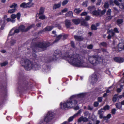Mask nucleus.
I'll list each match as a JSON object with an SVG mask.
<instances>
[{
  "label": "nucleus",
  "instance_id": "36",
  "mask_svg": "<svg viewBox=\"0 0 124 124\" xmlns=\"http://www.w3.org/2000/svg\"><path fill=\"white\" fill-rule=\"evenodd\" d=\"M55 27H57L58 29L60 30L62 28V26L61 25L58 23H57L55 24Z\"/></svg>",
  "mask_w": 124,
  "mask_h": 124
},
{
  "label": "nucleus",
  "instance_id": "50",
  "mask_svg": "<svg viewBox=\"0 0 124 124\" xmlns=\"http://www.w3.org/2000/svg\"><path fill=\"white\" fill-rule=\"evenodd\" d=\"M109 7V4L108 2H105L104 4V7L105 8H107Z\"/></svg>",
  "mask_w": 124,
  "mask_h": 124
},
{
  "label": "nucleus",
  "instance_id": "5",
  "mask_svg": "<svg viewBox=\"0 0 124 124\" xmlns=\"http://www.w3.org/2000/svg\"><path fill=\"white\" fill-rule=\"evenodd\" d=\"M18 87L19 92L21 89L23 92L31 90L32 88V83L30 82H28L23 78L19 79L18 83Z\"/></svg>",
  "mask_w": 124,
  "mask_h": 124
},
{
  "label": "nucleus",
  "instance_id": "56",
  "mask_svg": "<svg viewBox=\"0 0 124 124\" xmlns=\"http://www.w3.org/2000/svg\"><path fill=\"white\" fill-rule=\"evenodd\" d=\"M39 19L44 20L45 19V15H42L39 16Z\"/></svg>",
  "mask_w": 124,
  "mask_h": 124
},
{
  "label": "nucleus",
  "instance_id": "35",
  "mask_svg": "<svg viewBox=\"0 0 124 124\" xmlns=\"http://www.w3.org/2000/svg\"><path fill=\"white\" fill-rule=\"evenodd\" d=\"M106 9H104L102 11H101V10L100 9V15L101 14V16L103 15L106 13Z\"/></svg>",
  "mask_w": 124,
  "mask_h": 124
},
{
  "label": "nucleus",
  "instance_id": "22",
  "mask_svg": "<svg viewBox=\"0 0 124 124\" xmlns=\"http://www.w3.org/2000/svg\"><path fill=\"white\" fill-rule=\"evenodd\" d=\"M81 25L84 26H89V24L85 20H84L82 21H81Z\"/></svg>",
  "mask_w": 124,
  "mask_h": 124
},
{
  "label": "nucleus",
  "instance_id": "16",
  "mask_svg": "<svg viewBox=\"0 0 124 124\" xmlns=\"http://www.w3.org/2000/svg\"><path fill=\"white\" fill-rule=\"evenodd\" d=\"M74 38L77 41H83L84 39L82 36L76 35H74Z\"/></svg>",
  "mask_w": 124,
  "mask_h": 124
},
{
  "label": "nucleus",
  "instance_id": "4",
  "mask_svg": "<svg viewBox=\"0 0 124 124\" xmlns=\"http://www.w3.org/2000/svg\"><path fill=\"white\" fill-rule=\"evenodd\" d=\"M22 65L26 70H29L32 69L37 70L40 68V65L36 62L33 63L27 59H22L21 61Z\"/></svg>",
  "mask_w": 124,
  "mask_h": 124
},
{
  "label": "nucleus",
  "instance_id": "52",
  "mask_svg": "<svg viewBox=\"0 0 124 124\" xmlns=\"http://www.w3.org/2000/svg\"><path fill=\"white\" fill-rule=\"evenodd\" d=\"M93 46L92 44H90L87 46V48L88 49H92L93 48Z\"/></svg>",
  "mask_w": 124,
  "mask_h": 124
},
{
  "label": "nucleus",
  "instance_id": "32",
  "mask_svg": "<svg viewBox=\"0 0 124 124\" xmlns=\"http://www.w3.org/2000/svg\"><path fill=\"white\" fill-rule=\"evenodd\" d=\"M117 94H115L113 97L112 98V101L114 103L116 101L117 98Z\"/></svg>",
  "mask_w": 124,
  "mask_h": 124
},
{
  "label": "nucleus",
  "instance_id": "2",
  "mask_svg": "<svg viewBox=\"0 0 124 124\" xmlns=\"http://www.w3.org/2000/svg\"><path fill=\"white\" fill-rule=\"evenodd\" d=\"M85 96L84 93H81L77 95H73L70 97L69 99L66 102L63 103L61 102L60 104V107L62 109L66 108H70L76 105L78 103L77 98H83Z\"/></svg>",
  "mask_w": 124,
  "mask_h": 124
},
{
  "label": "nucleus",
  "instance_id": "14",
  "mask_svg": "<svg viewBox=\"0 0 124 124\" xmlns=\"http://www.w3.org/2000/svg\"><path fill=\"white\" fill-rule=\"evenodd\" d=\"M100 9H98L97 10L95 9L92 11L91 13L93 16H99L100 15Z\"/></svg>",
  "mask_w": 124,
  "mask_h": 124
},
{
  "label": "nucleus",
  "instance_id": "62",
  "mask_svg": "<svg viewBox=\"0 0 124 124\" xmlns=\"http://www.w3.org/2000/svg\"><path fill=\"white\" fill-rule=\"evenodd\" d=\"M90 18V16H86L85 18V20L86 21L89 20Z\"/></svg>",
  "mask_w": 124,
  "mask_h": 124
},
{
  "label": "nucleus",
  "instance_id": "47",
  "mask_svg": "<svg viewBox=\"0 0 124 124\" xmlns=\"http://www.w3.org/2000/svg\"><path fill=\"white\" fill-rule=\"evenodd\" d=\"M100 45L104 47H106L107 45L106 43L105 42H102L101 43Z\"/></svg>",
  "mask_w": 124,
  "mask_h": 124
},
{
  "label": "nucleus",
  "instance_id": "39",
  "mask_svg": "<svg viewBox=\"0 0 124 124\" xmlns=\"http://www.w3.org/2000/svg\"><path fill=\"white\" fill-rule=\"evenodd\" d=\"M16 10L15 8H14L12 9L9 10L8 11V12L9 13H13Z\"/></svg>",
  "mask_w": 124,
  "mask_h": 124
},
{
  "label": "nucleus",
  "instance_id": "63",
  "mask_svg": "<svg viewBox=\"0 0 124 124\" xmlns=\"http://www.w3.org/2000/svg\"><path fill=\"white\" fill-rule=\"evenodd\" d=\"M101 2V0H98L96 4V5H100Z\"/></svg>",
  "mask_w": 124,
  "mask_h": 124
},
{
  "label": "nucleus",
  "instance_id": "26",
  "mask_svg": "<svg viewBox=\"0 0 124 124\" xmlns=\"http://www.w3.org/2000/svg\"><path fill=\"white\" fill-rule=\"evenodd\" d=\"M113 17L112 16L110 15L107 17L105 18V21L106 22L109 21Z\"/></svg>",
  "mask_w": 124,
  "mask_h": 124
},
{
  "label": "nucleus",
  "instance_id": "37",
  "mask_svg": "<svg viewBox=\"0 0 124 124\" xmlns=\"http://www.w3.org/2000/svg\"><path fill=\"white\" fill-rule=\"evenodd\" d=\"M8 62H7L5 61V62H4L3 63H1L0 64L1 66V67L5 66L6 65H7L8 64Z\"/></svg>",
  "mask_w": 124,
  "mask_h": 124
},
{
  "label": "nucleus",
  "instance_id": "10",
  "mask_svg": "<svg viewBox=\"0 0 124 124\" xmlns=\"http://www.w3.org/2000/svg\"><path fill=\"white\" fill-rule=\"evenodd\" d=\"M98 76V74L95 73H94L92 75V79L93 83H95L97 81L99 78Z\"/></svg>",
  "mask_w": 124,
  "mask_h": 124
},
{
  "label": "nucleus",
  "instance_id": "19",
  "mask_svg": "<svg viewBox=\"0 0 124 124\" xmlns=\"http://www.w3.org/2000/svg\"><path fill=\"white\" fill-rule=\"evenodd\" d=\"M115 106L116 108L117 109L122 110V105L121 102H119L116 103L115 104Z\"/></svg>",
  "mask_w": 124,
  "mask_h": 124
},
{
  "label": "nucleus",
  "instance_id": "53",
  "mask_svg": "<svg viewBox=\"0 0 124 124\" xmlns=\"http://www.w3.org/2000/svg\"><path fill=\"white\" fill-rule=\"evenodd\" d=\"M113 2L116 5L119 6L120 5L119 3L116 0H115Z\"/></svg>",
  "mask_w": 124,
  "mask_h": 124
},
{
  "label": "nucleus",
  "instance_id": "60",
  "mask_svg": "<svg viewBox=\"0 0 124 124\" xmlns=\"http://www.w3.org/2000/svg\"><path fill=\"white\" fill-rule=\"evenodd\" d=\"M68 35L67 34H64L63 35V40H65L68 37Z\"/></svg>",
  "mask_w": 124,
  "mask_h": 124
},
{
  "label": "nucleus",
  "instance_id": "27",
  "mask_svg": "<svg viewBox=\"0 0 124 124\" xmlns=\"http://www.w3.org/2000/svg\"><path fill=\"white\" fill-rule=\"evenodd\" d=\"M82 10H80V8H75L74 10V12L77 14H78Z\"/></svg>",
  "mask_w": 124,
  "mask_h": 124
},
{
  "label": "nucleus",
  "instance_id": "44",
  "mask_svg": "<svg viewBox=\"0 0 124 124\" xmlns=\"http://www.w3.org/2000/svg\"><path fill=\"white\" fill-rule=\"evenodd\" d=\"M11 44V46L13 45L16 43V40L14 39H12L10 41Z\"/></svg>",
  "mask_w": 124,
  "mask_h": 124
},
{
  "label": "nucleus",
  "instance_id": "18",
  "mask_svg": "<svg viewBox=\"0 0 124 124\" xmlns=\"http://www.w3.org/2000/svg\"><path fill=\"white\" fill-rule=\"evenodd\" d=\"M12 31V29L9 32V35L12 36L14 35L15 33H18L19 32V31L20 30L19 29V28L18 29H16L14 30V32L13 33H11Z\"/></svg>",
  "mask_w": 124,
  "mask_h": 124
},
{
  "label": "nucleus",
  "instance_id": "41",
  "mask_svg": "<svg viewBox=\"0 0 124 124\" xmlns=\"http://www.w3.org/2000/svg\"><path fill=\"white\" fill-rule=\"evenodd\" d=\"M68 2V0H64L62 2V5L63 6H64L67 4Z\"/></svg>",
  "mask_w": 124,
  "mask_h": 124
},
{
  "label": "nucleus",
  "instance_id": "30",
  "mask_svg": "<svg viewBox=\"0 0 124 124\" xmlns=\"http://www.w3.org/2000/svg\"><path fill=\"white\" fill-rule=\"evenodd\" d=\"M123 45H121L120 44H119L118 46V51L119 52L123 50Z\"/></svg>",
  "mask_w": 124,
  "mask_h": 124
},
{
  "label": "nucleus",
  "instance_id": "20",
  "mask_svg": "<svg viewBox=\"0 0 124 124\" xmlns=\"http://www.w3.org/2000/svg\"><path fill=\"white\" fill-rule=\"evenodd\" d=\"M90 11V13H91V11L94 10L96 9V8L94 6H89L87 8Z\"/></svg>",
  "mask_w": 124,
  "mask_h": 124
},
{
  "label": "nucleus",
  "instance_id": "12",
  "mask_svg": "<svg viewBox=\"0 0 124 124\" xmlns=\"http://www.w3.org/2000/svg\"><path fill=\"white\" fill-rule=\"evenodd\" d=\"M64 22L65 26L66 28L67 29L70 28L71 25L70 20L66 19Z\"/></svg>",
  "mask_w": 124,
  "mask_h": 124
},
{
  "label": "nucleus",
  "instance_id": "48",
  "mask_svg": "<svg viewBox=\"0 0 124 124\" xmlns=\"http://www.w3.org/2000/svg\"><path fill=\"white\" fill-rule=\"evenodd\" d=\"M111 13V10L109 9L107 12L106 15H110Z\"/></svg>",
  "mask_w": 124,
  "mask_h": 124
},
{
  "label": "nucleus",
  "instance_id": "51",
  "mask_svg": "<svg viewBox=\"0 0 124 124\" xmlns=\"http://www.w3.org/2000/svg\"><path fill=\"white\" fill-rule=\"evenodd\" d=\"M99 103L98 101H95L93 103V106L95 107H96L98 106L99 105Z\"/></svg>",
  "mask_w": 124,
  "mask_h": 124
},
{
  "label": "nucleus",
  "instance_id": "8",
  "mask_svg": "<svg viewBox=\"0 0 124 124\" xmlns=\"http://www.w3.org/2000/svg\"><path fill=\"white\" fill-rule=\"evenodd\" d=\"M35 24H32L28 27L27 28L25 29V26L23 25H20L18 27L20 30L22 32H27L32 28L34 27Z\"/></svg>",
  "mask_w": 124,
  "mask_h": 124
},
{
  "label": "nucleus",
  "instance_id": "6",
  "mask_svg": "<svg viewBox=\"0 0 124 124\" xmlns=\"http://www.w3.org/2000/svg\"><path fill=\"white\" fill-rule=\"evenodd\" d=\"M54 112L51 111H48L47 114L45 115L43 119L40 120V124H46L45 122L48 123L51 122L54 118Z\"/></svg>",
  "mask_w": 124,
  "mask_h": 124
},
{
  "label": "nucleus",
  "instance_id": "59",
  "mask_svg": "<svg viewBox=\"0 0 124 124\" xmlns=\"http://www.w3.org/2000/svg\"><path fill=\"white\" fill-rule=\"evenodd\" d=\"M113 31L115 32L116 33H119V31H118V29L116 27L114 28Z\"/></svg>",
  "mask_w": 124,
  "mask_h": 124
},
{
  "label": "nucleus",
  "instance_id": "40",
  "mask_svg": "<svg viewBox=\"0 0 124 124\" xmlns=\"http://www.w3.org/2000/svg\"><path fill=\"white\" fill-rule=\"evenodd\" d=\"M70 44L72 48H75V43L73 41H71Z\"/></svg>",
  "mask_w": 124,
  "mask_h": 124
},
{
  "label": "nucleus",
  "instance_id": "49",
  "mask_svg": "<svg viewBox=\"0 0 124 124\" xmlns=\"http://www.w3.org/2000/svg\"><path fill=\"white\" fill-rule=\"evenodd\" d=\"M16 16V17L18 20H19L21 16V14L19 12L18 13H17Z\"/></svg>",
  "mask_w": 124,
  "mask_h": 124
},
{
  "label": "nucleus",
  "instance_id": "54",
  "mask_svg": "<svg viewBox=\"0 0 124 124\" xmlns=\"http://www.w3.org/2000/svg\"><path fill=\"white\" fill-rule=\"evenodd\" d=\"M87 1H86L83 2L82 4V5L83 6L86 7L87 6Z\"/></svg>",
  "mask_w": 124,
  "mask_h": 124
},
{
  "label": "nucleus",
  "instance_id": "17",
  "mask_svg": "<svg viewBox=\"0 0 124 124\" xmlns=\"http://www.w3.org/2000/svg\"><path fill=\"white\" fill-rule=\"evenodd\" d=\"M53 26H47L44 28L45 31H51L54 28Z\"/></svg>",
  "mask_w": 124,
  "mask_h": 124
},
{
  "label": "nucleus",
  "instance_id": "25",
  "mask_svg": "<svg viewBox=\"0 0 124 124\" xmlns=\"http://www.w3.org/2000/svg\"><path fill=\"white\" fill-rule=\"evenodd\" d=\"M26 3L25 2H23L20 5V7L21 8H27V7H30L28 6H26Z\"/></svg>",
  "mask_w": 124,
  "mask_h": 124
},
{
  "label": "nucleus",
  "instance_id": "38",
  "mask_svg": "<svg viewBox=\"0 0 124 124\" xmlns=\"http://www.w3.org/2000/svg\"><path fill=\"white\" fill-rule=\"evenodd\" d=\"M26 6H28L30 7H28L27 8H29L31 7L32 6L34 5V3H32L31 4L29 3V2L27 3H26Z\"/></svg>",
  "mask_w": 124,
  "mask_h": 124
},
{
  "label": "nucleus",
  "instance_id": "24",
  "mask_svg": "<svg viewBox=\"0 0 124 124\" xmlns=\"http://www.w3.org/2000/svg\"><path fill=\"white\" fill-rule=\"evenodd\" d=\"M62 36L61 35H58L56 37L55 40L53 42V43H54L58 42L59 40H60V39H61Z\"/></svg>",
  "mask_w": 124,
  "mask_h": 124
},
{
  "label": "nucleus",
  "instance_id": "11",
  "mask_svg": "<svg viewBox=\"0 0 124 124\" xmlns=\"http://www.w3.org/2000/svg\"><path fill=\"white\" fill-rule=\"evenodd\" d=\"M113 59L115 62L119 63H122L124 61V59L120 57H114Z\"/></svg>",
  "mask_w": 124,
  "mask_h": 124
},
{
  "label": "nucleus",
  "instance_id": "58",
  "mask_svg": "<svg viewBox=\"0 0 124 124\" xmlns=\"http://www.w3.org/2000/svg\"><path fill=\"white\" fill-rule=\"evenodd\" d=\"M93 109V107H91L90 106L88 105V106L87 109L88 110H92Z\"/></svg>",
  "mask_w": 124,
  "mask_h": 124
},
{
  "label": "nucleus",
  "instance_id": "43",
  "mask_svg": "<svg viewBox=\"0 0 124 124\" xmlns=\"http://www.w3.org/2000/svg\"><path fill=\"white\" fill-rule=\"evenodd\" d=\"M17 4L15 3H14L11 6H10V8H16L17 7Z\"/></svg>",
  "mask_w": 124,
  "mask_h": 124
},
{
  "label": "nucleus",
  "instance_id": "31",
  "mask_svg": "<svg viewBox=\"0 0 124 124\" xmlns=\"http://www.w3.org/2000/svg\"><path fill=\"white\" fill-rule=\"evenodd\" d=\"M123 22V19H119L116 21V22L118 25L122 23Z\"/></svg>",
  "mask_w": 124,
  "mask_h": 124
},
{
  "label": "nucleus",
  "instance_id": "28",
  "mask_svg": "<svg viewBox=\"0 0 124 124\" xmlns=\"http://www.w3.org/2000/svg\"><path fill=\"white\" fill-rule=\"evenodd\" d=\"M73 16V12L71 11L68 12L66 14L65 16L66 17L70 16Z\"/></svg>",
  "mask_w": 124,
  "mask_h": 124
},
{
  "label": "nucleus",
  "instance_id": "61",
  "mask_svg": "<svg viewBox=\"0 0 124 124\" xmlns=\"http://www.w3.org/2000/svg\"><path fill=\"white\" fill-rule=\"evenodd\" d=\"M44 32H45V31L44 29L42 30L39 31L38 33V34H41L42 33Z\"/></svg>",
  "mask_w": 124,
  "mask_h": 124
},
{
  "label": "nucleus",
  "instance_id": "64",
  "mask_svg": "<svg viewBox=\"0 0 124 124\" xmlns=\"http://www.w3.org/2000/svg\"><path fill=\"white\" fill-rule=\"evenodd\" d=\"M104 109L103 108H101L100 110H98V113L99 114H101L103 112Z\"/></svg>",
  "mask_w": 124,
  "mask_h": 124
},
{
  "label": "nucleus",
  "instance_id": "29",
  "mask_svg": "<svg viewBox=\"0 0 124 124\" xmlns=\"http://www.w3.org/2000/svg\"><path fill=\"white\" fill-rule=\"evenodd\" d=\"M110 33H111V36L112 37H113L115 35V33L113 32L112 29L111 30L108 29L107 31V33L108 34H109Z\"/></svg>",
  "mask_w": 124,
  "mask_h": 124
},
{
  "label": "nucleus",
  "instance_id": "42",
  "mask_svg": "<svg viewBox=\"0 0 124 124\" xmlns=\"http://www.w3.org/2000/svg\"><path fill=\"white\" fill-rule=\"evenodd\" d=\"M101 50L103 52L104 54L105 53L106 54V55H107L108 52L106 49L103 48H102L101 49Z\"/></svg>",
  "mask_w": 124,
  "mask_h": 124
},
{
  "label": "nucleus",
  "instance_id": "57",
  "mask_svg": "<svg viewBox=\"0 0 124 124\" xmlns=\"http://www.w3.org/2000/svg\"><path fill=\"white\" fill-rule=\"evenodd\" d=\"M87 13L86 12H84L81 13L80 15L81 16H86L87 15Z\"/></svg>",
  "mask_w": 124,
  "mask_h": 124
},
{
  "label": "nucleus",
  "instance_id": "33",
  "mask_svg": "<svg viewBox=\"0 0 124 124\" xmlns=\"http://www.w3.org/2000/svg\"><path fill=\"white\" fill-rule=\"evenodd\" d=\"M91 29L92 30H97V28L96 26L94 24H92L91 27Z\"/></svg>",
  "mask_w": 124,
  "mask_h": 124
},
{
  "label": "nucleus",
  "instance_id": "34",
  "mask_svg": "<svg viewBox=\"0 0 124 124\" xmlns=\"http://www.w3.org/2000/svg\"><path fill=\"white\" fill-rule=\"evenodd\" d=\"M109 108L110 107L108 105H106L103 108L104 110H108L109 109Z\"/></svg>",
  "mask_w": 124,
  "mask_h": 124
},
{
  "label": "nucleus",
  "instance_id": "15",
  "mask_svg": "<svg viewBox=\"0 0 124 124\" xmlns=\"http://www.w3.org/2000/svg\"><path fill=\"white\" fill-rule=\"evenodd\" d=\"M72 21L75 24L78 25L81 23V19L78 18L77 19H73L72 20Z\"/></svg>",
  "mask_w": 124,
  "mask_h": 124
},
{
  "label": "nucleus",
  "instance_id": "3",
  "mask_svg": "<svg viewBox=\"0 0 124 124\" xmlns=\"http://www.w3.org/2000/svg\"><path fill=\"white\" fill-rule=\"evenodd\" d=\"M67 57L69 58V62L74 66L79 67H83L84 62L80 55L74 54L72 55H68Z\"/></svg>",
  "mask_w": 124,
  "mask_h": 124
},
{
  "label": "nucleus",
  "instance_id": "23",
  "mask_svg": "<svg viewBox=\"0 0 124 124\" xmlns=\"http://www.w3.org/2000/svg\"><path fill=\"white\" fill-rule=\"evenodd\" d=\"M45 9V8L44 7H40V9L39 15H40L43 14L44 13Z\"/></svg>",
  "mask_w": 124,
  "mask_h": 124
},
{
  "label": "nucleus",
  "instance_id": "55",
  "mask_svg": "<svg viewBox=\"0 0 124 124\" xmlns=\"http://www.w3.org/2000/svg\"><path fill=\"white\" fill-rule=\"evenodd\" d=\"M97 100L98 102H101L102 100V98L101 97H99L98 98Z\"/></svg>",
  "mask_w": 124,
  "mask_h": 124
},
{
  "label": "nucleus",
  "instance_id": "1",
  "mask_svg": "<svg viewBox=\"0 0 124 124\" xmlns=\"http://www.w3.org/2000/svg\"><path fill=\"white\" fill-rule=\"evenodd\" d=\"M51 45V44L48 42H39L37 43H32L31 48L32 51V56L36 58L37 57L36 53L46 50L47 48Z\"/></svg>",
  "mask_w": 124,
  "mask_h": 124
},
{
  "label": "nucleus",
  "instance_id": "21",
  "mask_svg": "<svg viewBox=\"0 0 124 124\" xmlns=\"http://www.w3.org/2000/svg\"><path fill=\"white\" fill-rule=\"evenodd\" d=\"M61 6V4L60 3L56 4L53 5V9H56L59 8Z\"/></svg>",
  "mask_w": 124,
  "mask_h": 124
},
{
  "label": "nucleus",
  "instance_id": "7",
  "mask_svg": "<svg viewBox=\"0 0 124 124\" xmlns=\"http://www.w3.org/2000/svg\"><path fill=\"white\" fill-rule=\"evenodd\" d=\"M88 61L90 63L95 66L98 64L99 62H102L103 60L101 57H98L96 55H93L89 57Z\"/></svg>",
  "mask_w": 124,
  "mask_h": 124
},
{
  "label": "nucleus",
  "instance_id": "46",
  "mask_svg": "<svg viewBox=\"0 0 124 124\" xmlns=\"http://www.w3.org/2000/svg\"><path fill=\"white\" fill-rule=\"evenodd\" d=\"M75 116H74V115L73 116H72L70 117L68 120V121L69 122H70L73 121V119L74 117Z\"/></svg>",
  "mask_w": 124,
  "mask_h": 124
},
{
  "label": "nucleus",
  "instance_id": "9",
  "mask_svg": "<svg viewBox=\"0 0 124 124\" xmlns=\"http://www.w3.org/2000/svg\"><path fill=\"white\" fill-rule=\"evenodd\" d=\"M59 53V52L58 50H55L54 52L52 59L50 60L49 62L56 61L58 58L60 56V54Z\"/></svg>",
  "mask_w": 124,
  "mask_h": 124
},
{
  "label": "nucleus",
  "instance_id": "45",
  "mask_svg": "<svg viewBox=\"0 0 124 124\" xmlns=\"http://www.w3.org/2000/svg\"><path fill=\"white\" fill-rule=\"evenodd\" d=\"M116 111V108H113L111 110V113L112 115H114L115 114Z\"/></svg>",
  "mask_w": 124,
  "mask_h": 124
},
{
  "label": "nucleus",
  "instance_id": "13",
  "mask_svg": "<svg viewBox=\"0 0 124 124\" xmlns=\"http://www.w3.org/2000/svg\"><path fill=\"white\" fill-rule=\"evenodd\" d=\"M88 119L86 117H84L83 116L80 117L78 120V123L81 122L83 121L84 122H86L88 121Z\"/></svg>",
  "mask_w": 124,
  "mask_h": 124
}]
</instances>
